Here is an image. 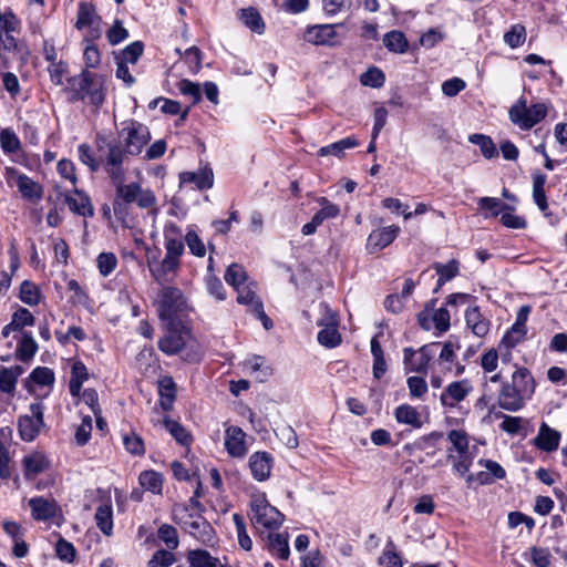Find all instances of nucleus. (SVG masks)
<instances>
[{"mask_svg":"<svg viewBox=\"0 0 567 567\" xmlns=\"http://www.w3.org/2000/svg\"><path fill=\"white\" fill-rule=\"evenodd\" d=\"M268 548L272 556L287 560L290 555L288 534H269Z\"/></svg>","mask_w":567,"mask_h":567,"instance_id":"31","label":"nucleus"},{"mask_svg":"<svg viewBox=\"0 0 567 567\" xmlns=\"http://www.w3.org/2000/svg\"><path fill=\"white\" fill-rule=\"evenodd\" d=\"M64 199L72 213L83 217L94 216L91 198L84 190L74 188L64 195Z\"/></svg>","mask_w":567,"mask_h":567,"instance_id":"18","label":"nucleus"},{"mask_svg":"<svg viewBox=\"0 0 567 567\" xmlns=\"http://www.w3.org/2000/svg\"><path fill=\"white\" fill-rule=\"evenodd\" d=\"M238 18L252 32L257 34H262L265 32V22L256 8L249 7L241 9L238 12Z\"/></svg>","mask_w":567,"mask_h":567,"instance_id":"29","label":"nucleus"},{"mask_svg":"<svg viewBox=\"0 0 567 567\" xmlns=\"http://www.w3.org/2000/svg\"><path fill=\"white\" fill-rule=\"evenodd\" d=\"M447 439L457 454L468 452V437L465 431L452 430L449 432Z\"/></svg>","mask_w":567,"mask_h":567,"instance_id":"58","label":"nucleus"},{"mask_svg":"<svg viewBox=\"0 0 567 567\" xmlns=\"http://www.w3.org/2000/svg\"><path fill=\"white\" fill-rule=\"evenodd\" d=\"M32 518L39 522H47L58 516L60 506L53 498L37 496L29 499Z\"/></svg>","mask_w":567,"mask_h":567,"instance_id":"17","label":"nucleus"},{"mask_svg":"<svg viewBox=\"0 0 567 567\" xmlns=\"http://www.w3.org/2000/svg\"><path fill=\"white\" fill-rule=\"evenodd\" d=\"M100 17L96 14L95 8L90 2H81L78 9V18L75 22V28L78 30H82L85 27H93L94 24H99Z\"/></svg>","mask_w":567,"mask_h":567,"instance_id":"32","label":"nucleus"},{"mask_svg":"<svg viewBox=\"0 0 567 567\" xmlns=\"http://www.w3.org/2000/svg\"><path fill=\"white\" fill-rule=\"evenodd\" d=\"M163 423L165 429L176 440L177 443L184 446L189 445V443L192 442V436L189 432L185 429V426L169 417H165Z\"/></svg>","mask_w":567,"mask_h":567,"instance_id":"40","label":"nucleus"},{"mask_svg":"<svg viewBox=\"0 0 567 567\" xmlns=\"http://www.w3.org/2000/svg\"><path fill=\"white\" fill-rule=\"evenodd\" d=\"M430 316L436 330H439L440 332H445L450 329L451 316L445 307H441L434 310L433 313H431Z\"/></svg>","mask_w":567,"mask_h":567,"instance_id":"63","label":"nucleus"},{"mask_svg":"<svg viewBox=\"0 0 567 567\" xmlns=\"http://www.w3.org/2000/svg\"><path fill=\"white\" fill-rule=\"evenodd\" d=\"M89 379V371L82 361L73 363L71 369V379L69 382L70 394L73 398H79L81 394L83 383Z\"/></svg>","mask_w":567,"mask_h":567,"instance_id":"28","label":"nucleus"},{"mask_svg":"<svg viewBox=\"0 0 567 567\" xmlns=\"http://www.w3.org/2000/svg\"><path fill=\"white\" fill-rule=\"evenodd\" d=\"M225 449L235 458H243L247 454L246 433L241 427L229 425L225 430Z\"/></svg>","mask_w":567,"mask_h":567,"instance_id":"15","label":"nucleus"},{"mask_svg":"<svg viewBox=\"0 0 567 567\" xmlns=\"http://www.w3.org/2000/svg\"><path fill=\"white\" fill-rule=\"evenodd\" d=\"M30 415H22L18 420L20 437L24 442H32L44 426V405L35 402L30 405Z\"/></svg>","mask_w":567,"mask_h":567,"instance_id":"11","label":"nucleus"},{"mask_svg":"<svg viewBox=\"0 0 567 567\" xmlns=\"http://www.w3.org/2000/svg\"><path fill=\"white\" fill-rule=\"evenodd\" d=\"M6 178L16 181L18 190L24 199L39 202L42 198L43 187L28 175L19 173L17 168L7 167Z\"/></svg>","mask_w":567,"mask_h":567,"instance_id":"13","label":"nucleus"},{"mask_svg":"<svg viewBox=\"0 0 567 567\" xmlns=\"http://www.w3.org/2000/svg\"><path fill=\"white\" fill-rule=\"evenodd\" d=\"M206 289L210 296L216 300L223 301L226 299V291L221 280L214 274H208L205 279Z\"/></svg>","mask_w":567,"mask_h":567,"instance_id":"55","label":"nucleus"},{"mask_svg":"<svg viewBox=\"0 0 567 567\" xmlns=\"http://www.w3.org/2000/svg\"><path fill=\"white\" fill-rule=\"evenodd\" d=\"M144 51V44L142 41H135L128 44L116 60L124 63H136Z\"/></svg>","mask_w":567,"mask_h":567,"instance_id":"51","label":"nucleus"},{"mask_svg":"<svg viewBox=\"0 0 567 567\" xmlns=\"http://www.w3.org/2000/svg\"><path fill=\"white\" fill-rule=\"evenodd\" d=\"M526 39V29L523 24H514L505 34L504 42L515 49L524 43Z\"/></svg>","mask_w":567,"mask_h":567,"instance_id":"52","label":"nucleus"},{"mask_svg":"<svg viewBox=\"0 0 567 567\" xmlns=\"http://www.w3.org/2000/svg\"><path fill=\"white\" fill-rule=\"evenodd\" d=\"M559 442L560 433L543 422L534 439V445L540 451L553 452L558 449Z\"/></svg>","mask_w":567,"mask_h":567,"instance_id":"22","label":"nucleus"},{"mask_svg":"<svg viewBox=\"0 0 567 567\" xmlns=\"http://www.w3.org/2000/svg\"><path fill=\"white\" fill-rule=\"evenodd\" d=\"M360 82L364 86L379 89L384 85L385 75L380 69L371 66L361 74Z\"/></svg>","mask_w":567,"mask_h":567,"instance_id":"47","label":"nucleus"},{"mask_svg":"<svg viewBox=\"0 0 567 567\" xmlns=\"http://www.w3.org/2000/svg\"><path fill=\"white\" fill-rule=\"evenodd\" d=\"M41 292L35 284L24 280L20 286V300L28 306H37L40 302Z\"/></svg>","mask_w":567,"mask_h":567,"instance_id":"43","label":"nucleus"},{"mask_svg":"<svg viewBox=\"0 0 567 567\" xmlns=\"http://www.w3.org/2000/svg\"><path fill=\"white\" fill-rule=\"evenodd\" d=\"M96 526L106 536L113 532V509L111 503L101 504L94 515Z\"/></svg>","mask_w":567,"mask_h":567,"instance_id":"34","label":"nucleus"},{"mask_svg":"<svg viewBox=\"0 0 567 567\" xmlns=\"http://www.w3.org/2000/svg\"><path fill=\"white\" fill-rule=\"evenodd\" d=\"M272 456L268 452H255L249 457V468L255 480L266 481L272 467Z\"/></svg>","mask_w":567,"mask_h":567,"instance_id":"21","label":"nucleus"},{"mask_svg":"<svg viewBox=\"0 0 567 567\" xmlns=\"http://www.w3.org/2000/svg\"><path fill=\"white\" fill-rule=\"evenodd\" d=\"M185 305V298L178 288L171 286L163 287L156 300L159 319L165 322L175 321L174 318L178 312L183 311Z\"/></svg>","mask_w":567,"mask_h":567,"instance_id":"8","label":"nucleus"},{"mask_svg":"<svg viewBox=\"0 0 567 567\" xmlns=\"http://www.w3.org/2000/svg\"><path fill=\"white\" fill-rule=\"evenodd\" d=\"M336 24H316L308 27L303 39L315 45H333L337 35Z\"/></svg>","mask_w":567,"mask_h":567,"instance_id":"20","label":"nucleus"},{"mask_svg":"<svg viewBox=\"0 0 567 567\" xmlns=\"http://www.w3.org/2000/svg\"><path fill=\"white\" fill-rule=\"evenodd\" d=\"M233 520L236 527L239 546L244 550L249 551L252 548V540L247 534L245 518L243 515L236 513L233 515Z\"/></svg>","mask_w":567,"mask_h":567,"instance_id":"46","label":"nucleus"},{"mask_svg":"<svg viewBox=\"0 0 567 567\" xmlns=\"http://www.w3.org/2000/svg\"><path fill=\"white\" fill-rule=\"evenodd\" d=\"M394 416L398 423L406 424L414 429H420L423 425L420 412L410 404L399 405L394 411Z\"/></svg>","mask_w":567,"mask_h":567,"instance_id":"27","label":"nucleus"},{"mask_svg":"<svg viewBox=\"0 0 567 567\" xmlns=\"http://www.w3.org/2000/svg\"><path fill=\"white\" fill-rule=\"evenodd\" d=\"M401 229L399 226L391 225L388 227H381L373 230L367 240V249L371 252H378L390 244L394 241V239L400 234Z\"/></svg>","mask_w":567,"mask_h":567,"instance_id":"16","label":"nucleus"},{"mask_svg":"<svg viewBox=\"0 0 567 567\" xmlns=\"http://www.w3.org/2000/svg\"><path fill=\"white\" fill-rule=\"evenodd\" d=\"M441 347L440 342H431L422 346L419 350L413 348L403 349V363L408 372L427 374L429 364Z\"/></svg>","mask_w":567,"mask_h":567,"instance_id":"9","label":"nucleus"},{"mask_svg":"<svg viewBox=\"0 0 567 567\" xmlns=\"http://www.w3.org/2000/svg\"><path fill=\"white\" fill-rule=\"evenodd\" d=\"M468 141L480 146L483 156L487 159L494 158L498 154L497 148L489 136L483 134H472L470 135Z\"/></svg>","mask_w":567,"mask_h":567,"instance_id":"44","label":"nucleus"},{"mask_svg":"<svg viewBox=\"0 0 567 567\" xmlns=\"http://www.w3.org/2000/svg\"><path fill=\"white\" fill-rule=\"evenodd\" d=\"M384 47L395 53H405L409 48V42L401 31H390L383 37Z\"/></svg>","mask_w":567,"mask_h":567,"instance_id":"36","label":"nucleus"},{"mask_svg":"<svg viewBox=\"0 0 567 567\" xmlns=\"http://www.w3.org/2000/svg\"><path fill=\"white\" fill-rule=\"evenodd\" d=\"M256 284L254 281L248 282L241 288L237 289V302L239 305H244L249 307V309L255 312L257 310V303H262V301L256 295Z\"/></svg>","mask_w":567,"mask_h":567,"instance_id":"35","label":"nucleus"},{"mask_svg":"<svg viewBox=\"0 0 567 567\" xmlns=\"http://www.w3.org/2000/svg\"><path fill=\"white\" fill-rule=\"evenodd\" d=\"M138 482L143 488L154 494H162L163 477L155 471H144L138 476Z\"/></svg>","mask_w":567,"mask_h":567,"instance_id":"39","label":"nucleus"},{"mask_svg":"<svg viewBox=\"0 0 567 567\" xmlns=\"http://www.w3.org/2000/svg\"><path fill=\"white\" fill-rule=\"evenodd\" d=\"M381 567H402L401 556L395 551L392 540H389L378 560Z\"/></svg>","mask_w":567,"mask_h":567,"instance_id":"50","label":"nucleus"},{"mask_svg":"<svg viewBox=\"0 0 567 567\" xmlns=\"http://www.w3.org/2000/svg\"><path fill=\"white\" fill-rule=\"evenodd\" d=\"M474 456L468 452L460 453L457 455H453L451 452L447 454V461H450L453 465V471L458 473L461 476L466 478V475L470 474V468L473 464Z\"/></svg>","mask_w":567,"mask_h":567,"instance_id":"42","label":"nucleus"},{"mask_svg":"<svg viewBox=\"0 0 567 567\" xmlns=\"http://www.w3.org/2000/svg\"><path fill=\"white\" fill-rule=\"evenodd\" d=\"M179 182L181 184H195L200 190L209 189L214 184V174L208 167L197 172H183L179 174Z\"/></svg>","mask_w":567,"mask_h":567,"instance_id":"24","label":"nucleus"},{"mask_svg":"<svg viewBox=\"0 0 567 567\" xmlns=\"http://www.w3.org/2000/svg\"><path fill=\"white\" fill-rule=\"evenodd\" d=\"M0 144L2 151L7 154L14 153L20 148V141L17 134L9 128L0 132Z\"/></svg>","mask_w":567,"mask_h":567,"instance_id":"56","label":"nucleus"},{"mask_svg":"<svg viewBox=\"0 0 567 567\" xmlns=\"http://www.w3.org/2000/svg\"><path fill=\"white\" fill-rule=\"evenodd\" d=\"M276 436L289 449L298 446V437L290 425H281L275 430Z\"/></svg>","mask_w":567,"mask_h":567,"instance_id":"62","label":"nucleus"},{"mask_svg":"<svg viewBox=\"0 0 567 567\" xmlns=\"http://www.w3.org/2000/svg\"><path fill=\"white\" fill-rule=\"evenodd\" d=\"M545 184L546 175L538 173L533 176V198L542 212H546L548 208L547 197L544 189Z\"/></svg>","mask_w":567,"mask_h":567,"instance_id":"41","label":"nucleus"},{"mask_svg":"<svg viewBox=\"0 0 567 567\" xmlns=\"http://www.w3.org/2000/svg\"><path fill=\"white\" fill-rule=\"evenodd\" d=\"M225 563L214 557L205 549H193L187 554V560L190 567H231L225 557Z\"/></svg>","mask_w":567,"mask_h":567,"instance_id":"25","label":"nucleus"},{"mask_svg":"<svg viewBox=\"0 0 567 567\" xmlns=\"http://www.w3.org/2000/svg\"><path fill=\"white\" fill-rule=\"evenodd\" d=\"M161 406L164 411H171L176 399L177 386L169 375L161 377L157 381Z\"/></svg>","mask_w":567,"mask_h":567,"instance_id":"26","label":"nucleus"},{"mask_svg":"<svg viewBox=\"0 0 567 567\" xmlns=\"http://www.w3.org/2000/svg\"><path fill=\"white\" fill-rule=\"evenodd\" d=\"M185 243L194 256H196V257L205 256V254H206L205 245L195 230L190 229L187 231V234L185 235Z\"/></svg>","mask_w":567,"mask_h":567,"instance_id":"61","label":"nucleus"},{"mask_svg":"<svg viewBox=\"0 0 567 567\" xmlns=\"http://www.w3.org/2000/svg\"><path fill=\"white\" fill-rule=\"evenodd\" d=\"M224 278L229 286L234 287L235 290L248 284L247 274L243 266L238 264L229 265L228 268L226 269Z\"/></svg>","mask_w":567,"mask_h":567,"instance_id":"37","label":"nucleus"},{"mask_svg":"<svg viewBox=\"0 0 567 567\" xmlns=\"http://www.w3.org/2000/svg\"><path fill=\"white\" fill-rule=\"evenodd\" d=\"M406 384L412 399H422L427 393V383L422 377H409Z\"/></svg>","mask_w":567,"mask_h":567,"instance_id":"57","label":"nucleus"},{"mask_svg":"<svg viewBox=\"0 0 567 567\" xmlns=\"http://www.w3.org/2000/svg\"><path fill=\"white\" fill-rule=\"evenodd\" d=\"M165 257L162 260L148 259L150 271L156 282L163 285L171 281L181 266V257L184 254L183 240L169 239L164 241Z\"/></svg>","mask_w":567,"mask_h":567,"instance_id":"4","label":"nucleus"},{"mask_svg":"<svg viewBox=\"0 0 567 567\" xmlns=\"http://www.w3.org/2000/svg\"><path fill=\"white\" fill-rule=\"evenodd\" d=\"M473 386L467 379L450 383L441 393L440 400L445 408H455L472 392Z\"/></svg>","mask_w":567,"mask_h":567,"instance_id":"14","label":"nucleus"},{"mask_svg":"<svg viewBox=\"0 0 567 567\" xmlns=\"http://www.w3.org/2000/svg\"><path fill=\"white\" fill-rule=\"evenodd\" d=\"M190 338V330L181 322H167L166 332L158 340V349L167 355L181 352Z\"/></svg>","mask_w":567,"mask_h":567,"instance_id":"10","label":"nucleus"},{"mask_svg":"<svg viewBox=\"0 0 567 567\" xmlns=\"http://www.w3.org/2000/svg\"><path fill=\"white\" fill-rule=\"evenodd\" d=\"M22 467L25 480L31 481L48 470L49 461L44 454L33 452L23 457Z\"/></svg>","mask_w":567,"mask_h":567,"instance_id":"23","label":"nucleus"},{"mask_svg":"<svg viewBox=\"0 0 567 567\" xmlns=\"http://www.w3.org/2000/svg\"><path fill=\"white\" fill-rule=\"evenodd\" d=\"M249 517L252 525L267 529H278L285 519L284 514L268 503L265 494L251 496Z\"/></svg>","mask_w":567,"mask_h":567,"instance_id":"6","label":"nucleus"},{"mask_svg":"<svg viewBox=\"0 0 567 567\" xmlns=\"http://www.w3.org/2000/svg\"><path fill=\"white\" fill-rule=\"evenodd\" d=\"M96 147L102 153L103 169L110 177L114 188L115 196L113 200V212L115 216L123 220L127 215L128 205L136 203L141 208H151L156 205V197L151 189H143L136 183L124 184L125 152L121 143L115 140H107L99 135L96 137Z\"/></svg>","mask_w":567,"mask_h":567,"instance_id":"1","label":"nucleus"},{"mask_svg":"<svg viewBox=\"0 0 567 567\" xmlns=\"http://www.w3.org/2000/svg\"><path fill=\"white\" fill-rule=\"evenodd\" d=\"M509 120L520 130H530L542 122L547 115V107L544 103H535L527 107L525 99H519L508 112Z\"/></svg>","mask_w":567,"mask_h":567,"instance_id":"7","label":"nucleus"},{"mask_svg":"<svg viewBox=\"0 0 567 567\" xmlns=\"http://www.w3.org/2000/svg\"><path fill=\"white\" fill-rule=\"evenodd\" d=\"M182 527L204 545H212L215 542L216 533L202 515L187 514L186 519L182 522Z\"/></svg>","mask_w":567,"mask_h":567,"instance_id":"12","label":"nucleus"},{"mask_svg":"<svg viewBox=\"0 0 567 567\" xmlns=\"http://www.w3.org/2000/svg\"><path fill=\"white\" fill-rule=\"evenodd\" d=\"M478 206L481 209L489 210L491 216L496 217L501 213L505 210H514L515 208L511 205L503 203L499 198L496 197H482L478 200Z\"/></svg>","mask_w":567,"mask_h":567,"instance_id":"45","label":"nucleus"},{"mask_svg":"<svg viewBox=\"0 0 567 567\" xmlns=\"http://www.w3.org/2000/svg\"><path fill=\"white\" fill-rule=\"evenodd\" d=\"M97 267L103 277H107L114 271L117 265L116 256L113 252H102L97 257Z\"/></svg>","mask_w":567,"mask_h":567,"instance_id":"59","label":"nucleus"},{"mask_svg":"<svg viewBox=\"0 0 567 567\" xmlns=\"http://www.w3.org/2000/svg\"><path fill=\"white\" fill-rule=\"evenodd\" d=\"M157 537L166 545L167 549L169 550L176 549L179 545L177 530L172 525H161L157 530Z\"/></svg>","mask_w":567,"mask_h":567,"instance_id":"48","label":"nucleus"},{"mask_svg":"<svg viewBox=\"0 0 567 567\" xmlns=\"http://www.w3.org/2000/svg\"><path fill=\"white\" fill-rule=\"evenodd\" d=\"M123 444L132 455L142 456L145 454V446L142 437L134 432L123 435Z\"/></svg>","mask_w":567,"mask_h":567,"instance_id":"54","label":"nucleus"},{"mask_svg":"<svg viewBox=\"0 0 567 567\" xmlns=\"http://www.w3.org/2000/svg\"><path fill=\"white\" fill-rule=\"evenodd\" d=\"M122 128L118 131V138H114L121 143L122 150L127 155H140L143 147L151 140V132L146 125L135 120H126L122 122ZM106 138V136H104ZM110 141L111 138L107 137Z\"/></svg>","mask_w":567,"mask_h":567,"instance_id":"5","label":"nucleus"},{"mask_svg":"<svg viewBox=\"0 0 567 567\" xmlns=\"http://www.w3.org/2000/svg\"><path fill=\"white\" fill-rule=\"evenodd\" d=\"M536 383L527 368H517L511 381H503L497 404L501 409L517 412L535 392Z\"/></svg>","mask_w":567,"mask_h":567,"instance_id":"2","label":"nucleus"},{"mask_svg":"<svg viewBox=\"0 0 567 567\" xmlns=\"http://www.w3.org/2000/svg\"><path fill=\"white\" fill-rule=\"evenodd\" d=\"M29 379L42 386L52 385L55 380L53 370L48 367H37L31 372Z\"/></svg>","mask_w":567,"mask_h":567,"instance_id":"53","label":"nucleus"},{"mask_svg":"<svg viewBox=\"0 0 567 567\" xmlns=\"http://www.w3.org/2000/svg\"><path fill=\"white\" fill-rule=\"evenodd\" d=\"M66 91L70 92V101H84L86 97L90 104L101 106L105 99L103 78L96 73L83 70L80 74L68 79Z\"/></svg>","mask_w":567,"mask_h":567,"instance_id":"3","label":"nucleus"},{"mask_svg":"<svg viewBox=\"0 0 567 567\" xmlns=\"http://www.w3.org/2000/svg\"><path fill=\"white\" fill-rule=\"evenodd\" d=\"M174 563L175 556L172 550L159 549L153 554L147 565L148 567H169Z\"/></svg>","mask_w":567,"mask_h":567,"instance_id":"60","label":"nucleus"},{"mask_svg":"<svg viewBox=\"0 0 567 567\" xmlns=\"http://www.w3.org/2000/svg\"><path fill=\"white\" fill-rule=\"evenodd\" d=\"M319 326L323 327L318 332V341L320 344L327 348H334L341 343V334L337 329L338 321L334 313L329 312L327 317L322 318Z\"/></svg>","mask_w":567,"mask_h":567,"instance_id":"19","label":"nucleus"},{"mask_svg":"<svg viewBox=\"0 0 567 567\" xmlns=\"http://www.w3.org/2000/svg\"><path fill=\"white\" fill-rule=\"evenodd\" d=\"M379 336L375 334L371 339V354L373 357V365H372V373L374 379L380 380L386 372V362L384 359V353L381 347V343L379 341Z\"/></svg>","mask_w":567,"mask_h":567,"instance_id":"30","label":"nucleus"},{"mask_svg":"<svg viewBox=\"0 0 567 567\" xmlns=\"http://www.w3.org/2000/svg\"><path fill=\"white\" fill-rule=\"evenodd\" d=\"M24 372L21 365L11 368L2 367L0 369V391L4 393H13L18 378Z\"/></svg>","mask_w":567,"mask_h":567,"instance_id":"33","label":"nucleus"},{"mask_svg":"<svg viewBox=\"0 0 567 567\" xmlns=\"http://www.w3.org/2000/svg\"><path fill=\"white\" fill-rule=\"evenodd\" d=\"M38 350V344L30 332H24L17 347V355L23 361H30Z\"/></svg>","mask_w":567,"mask_h":567,"instance_id":"38","label":"nucleus"},{"mask_svg":"<svg viewBox=\"0 0 567 567\" xmlns=\"http://www.w3.org/2000/svg\"><path fill=\"white\" fill-rule=\"evenodd\" d=\"M80 161L86 165L92 173L97 172L100 166H103L102 158L97 161L94 156L93 150L87 144H80L78 147ZM102 157V153L100 152Z\"/></svg>","mask_w":567,"mask_h":567,"instance_id":"49","label":"nucleus"},{"mask_svg":"<svg viewBox=\"0 0 567 567\" xmlns=\"http://www.w3.org/2000/svg\"><path fill=\"white\" fill-rule=\"evenodd\" d=\"M433 267L442 280L450 281L458 275V262L455 259L450 260L447 264L436 262Z\"/></svg>","mask_w":567,"mask_h":567,"instance_id":"64","label":"nucleus"}]
</instances>
